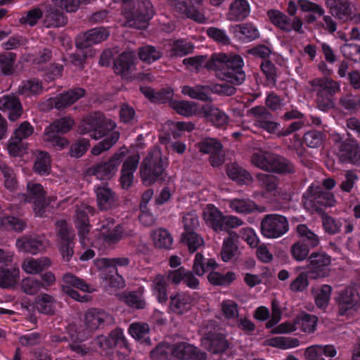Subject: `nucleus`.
Here are the masks:
<instances>
[{
    "instance_id": "obj_1",
    "label": "nucleus",
    "mask_w": 360,
    "mask_h": 360,
    "mask_svg": "<svg viewBox=\"0 0 360 360\" xmlns=\"http://www.w3.org/2000/svg\"><path fill=\"white\" fill-rule=\"evenodd\" d=\"M212 64L213 70L217 72V77L221 80L239 85L245 79L243 60L240 56L214 53Z\"/></svg>"
},
{
    "instance_id": "obj_2",
    "label": "nucleus",
    "mask_w": 360,
    "mask_h": 360,
    "mask_svg": "<svg viewBox=\"0 0 360 360\" xmlns=\"http://www.w3.org/2000/svg\"><path fill=\"white\" fill-rule=\"evenodd\" d=\"M315 94L316 108L326 112L335 107L333 97L340 91V83L330 77H319L309 82Z\"/></svg>"
},
{
    "instance_id": "obj_3",
    "label": "nucleus",
    "mask_w": 360,
    "mask_h": 360,
    "mask_svg": "<svg viewBox=\"0 0 360 360\" xmlns=\"http://www.w3.org/2000/svg\"><path fill=\"white\" fill-rule=\"evenodd\" d=\"M251 161L255 167L266 172L281 174H290L295 172V165L289 160L269 151L254 153Z\"/></svg>"
},
{
    "instance_id": "obj_4",
    "label": "nucleus",
    "mask_w": 360,
    "mask_h": 360,
    "mask_svg": "<svg viewBox=\"0 0 360 360\" xmlns=\"http://www.w3.org/2000/svg\"><path fill=\"white\" fill-rule=\"evenodd\" d=\"M167 165V159L162 157L161 150L158 147L153 148L140 166V174L143 183L146 186H150L162 179Z\"/></svg>"
},
{
    "instance_id": "obj_5",
    "label": "nucleus",
    "mask_w": 360,
    "mask_h": 360,
    "mask_svg": "<svg viewBox=\"0 0 360 360\" xmlns=\"http://www.w3.org/2000/svg\"><path fill=\"white\" fill-rule=\"evenodd\" d=\"M202 218L205 223L215 232L229 231L243 225V220L237 217L224 215L214 205L208 204L203 209Z\"/></svg>"
},
{
    "instance_id": "obj_6",
    "label": "nucleus",
    "mask_w": 360,
    "mask_h": 360,
    "mask_svg": "<svg viewBox=\"0 0 360 360\" xmlns=\"http://www.w3.org/2000/svg\"><path fill=\"white\" fill-rule=\"evenodd\" d=\"M98 230L101 238L108 245L117 244L121 240L135 234L131 225L124 223L115 224L114 219L110 217L100 221Z\"/></svg>"
},
{
    "instance_id": "obj_7",
    "label": "nucleus",
    "mask_w": 360,
    "mask_h": 360,
    "mask_svg": "<svg viewBox=\"0 0 360 360\" xmlns=\"http://www.w3.org/2000/svg\"><path fill=\"white\" fill-rule=\"evenodd\" d=\"M116 127L115 123L102 114L95 113L84 118L79 127L81 134L92 133L91 136L97 140L103 138Z\"/></svg>"
},
{
    "instance_id": "obj_8",
    "label": "nucleus",
    "mask_w": 360,
    "mask_h": 360,
    "mask_svg": "<svg viewBox=\"0 0 360 360\" xmlns=\"http://www.w3.org/2000/svg\"><path fill=\"white\" fill-rule=\"evenodd\" d=\"M74 124L75 121L70 117H64L55 120L46 127L44 141L58 150L64 148L68 146V141L65 138L58 136V134L67 133L72 129Z\"/></svg>"
},
{
    "instance_id": "obj_9",
    "label": "nucleus",
    "mask_w": 360,
    "mask_h": 360,
    "mask_svg": "<svg viewBox=\"0 0 360 360\" xmlns=\"http://www.w3.org/2000/svg\"><path fill=\"white\" fill-rule=\"evenodd\" d=\"M114 323L113 317L103 310L90 309L84 314L82 332H79L77 339L84 340L101 326L110 325Z\"/></svg>"
},
{
    "instance_id": "obj_10",
    "label": "nucleus",
    "mask_w": 360,
    "mask_h": 360,
    "mask_svg": "<svg viewBox=\"0 0 360 360\" xmlns=\"http://www.w3.org/2000/svg\"><path fill=\"white\" fill-rule=\"evenodd\" d=\"M127 152V148H120L108 161L101 162L90 167L87 170V173L89 175L95 176L101 180L112 179L116 174L118 167Z\"/></svg>"
},
{
    "instance_id": "obj_11",
    "label": "nucleus",
    "mask_w": 360,
    "mask_h": 360,
    "mask_svg": "<svg viewBox=\"0 0 360 360\" xmlns=\"http://www.w3.org/2000/svg\"><path fill=\"white\" fill-rule=\"evenodd\" d=\"M288 229L287 219L280 214H266L261 221V233L267 238H279L287 233Z\"/></svg>"
},
{
    "instance_id": "obj_12",
    "label": "nucleus",
    "mask_w": 360,
    "mask_h": 360,
    "mask_svg": "<svg viewBox=\"0 0 360 360\" xmlns=\"http://www.w3.org/2000/svg\"><path fill=\"white\" fill-rule=\"evenodd\" d=\"M58 247L63 260L69 262L74 255L75 233L64 220L56 222Z\"/></svg>"
},
{
    "instance_id": "obj_13",
    "label": "nucleus",
    "mask_w": 360,
    "mask_h": 360,
    "mask_svg": "<svg viewBox=\"0 0 360 360\" xmlns=\"http://www.w3.org/2000/svg\"><path fill=\"white\" fill-rule=\"evenodd\" d=\"M335 154L342 163L359 165L360 163V146L352 139L335 141Z\"/></svg>"
},
{
    "instance_id": "obj_14",
    "label": "nucleus",
    "mask_w": 360,
    "mask_h": 360,
    "mask_svg": "<svg viewBox=\"0 0 360 360\" xmlns=\"http://www.w3.org/2000/svg\"><path fill=\"white\" fill-rule=\"evenodd\" d=\"M307 261L308 274L311 278L317 279L328 276L331 257L325 252H313Z\"/></svg>"
},
{
    "instance_id": "obj_15",
    "label": "nucleus",
    "mask_w": 360,
    "mask_h": 360,
    "mask_svg": "<svg viewBox=\"0 0 360 360\" xmlns=\"http://www.w3.org/2000/svg\"><path fill=\"white\" fill-rule=\"evenodd\" d=\"M303 198L305 199L306 204H309L316 210L321 207H333L336 203L333 193L325 191L321 186L314 184L308 188Z\"/></svg>"
},
{
    "instance_id": "obj_16",
    "label": "nucleus",
    "mask_w": 360,
    "mask_h": 360,
    "mask_svg": "<svg viewBox=\"0 0 360 360\" xmlns=\"http://www.w3.org/2000/svg\"><path fill=\"white\" fill-rule=\"evenodd\" d=\"M85 93V90L80 87L70 89L55 97L47 99L43 103V105H44V109L55 108L58 110H63L82 98Z\"/></svg>"
},
{
    "instance_id": "obj_17",
    "label": "nucleus",
    "mask_w": 360,
    "mask_h": 360,
    "mask_svg": "<svg viewBox=\"0 0 360 360\" xmlns=\"http://www.w3.org/2000/svg\"><path fill=\"white\" fill-rule=\"evenodd\" d=\"M267 15L272 24L284 32H290L294 30L299 34L304 33L303 22L299 16L292 18L278 10H270Z\"/></svg>"
},
{
    "instance_id": "obj_18",
    "label": "nucleus",
    "mask_w": 360,
    "mask_h": 360,
    "mask_svg": "<svg viewBox=\"0 0 360 360\" xmlns=\"http://www.w3.org/2000/svg\"><path fill=\"white\" fill-rule=\"evenodd\" d=\"M19 197L25 202H32L36 214L43 215L46 205V191L41 184L29 181L27 184V194H20Z\"/></svg>"
},
{
    "instance_id": "obj_19",
    "label": "nucleus",
    "mask_w": 360,
    "mask_h": 360,
    "mask_svg": "<svg viewBox=\"0 0 360 360\" xmlns=\"http://www.w3.org/2000/svg\"><path fill=\"white\" fill-rule=\"evenodd\" d=\"M154 15V8L149 0H137L136 6L131 13L127 16L131 27L138 29L146 27L148 22Z\"/></svg>"
},
{
    "instance_id": "obj_20",
    "label": "nucleus",
    "mask_w": 360,
    "mask_h": 360,
    "mask_svg": "<svg viewBox=\"0 0 360 360\" xmlns=\"http://www.w3.org/2000/svg\"><path fill=\"white\" fill-rule=\"evenodd\" d=\"M254 117L255 125L269 134H276L280 127V124L274 120L272 114L264 106H255L249 110Z\"/></svg>"
},
{
    "instance_id": "obj_21",
    "label": "nucleus",
    "mask_w": 360,
    "mask_h": 360,
    "mask_svg": "<svg viewBox=\"0 0 360 360\" xmlns=\"http://www.w3.org/2000/svg\"><path fill=\"white\" fill-rule=\"evenodd\" d=\"M336 302L340 314H345L348 310L360 302V285L348 286L341 290L336 297Z\"/></svg>"
},
{
    "instance_id": "obj_22",
    "label": "nucleus",
    "mask_w": 360,
    "mask_h": 360,
    "mask_svg": "<svg viewBox=\"0 0 360 360\" xmlns=\"http://www.w3.org/2000/svg\"><path fill=\"white\" fill-rule=\"evenodd\" d=\"M15 245L20 252L37 255L45 251L49 246V242L41 236H24L17 239Z\"/></svg>"
},
{
    "instance_id": "obj_23",
    "label": "nucleus",
    "mask_w": 360,
    "mask_h": 360,
    "mask_svg": "<svg viewBox=\"0 0 360 360\" xmlns=\"http://www.w3.org/2000/svg\"><path fill=\"white\" fill-rule=\"evenodd\" d=\"M201 346L212 354H219L225 352L229 343L223 334L208 332L201 338Z\"/></svg>"
},
{
    "instance_id": "obj_24",
    "label": "nucleus",
    "mask_w": 360,
    "mask_h": 360,
    "mask_svg": "<svg viewBox=\"0 0 360 360\" xmlns=\"http://www.w3.org/2000/svg\"><path fill=\"white\" fill-rule=\"evenodd\" d=\"M109 32L103 27H96L79 34L76 39V46L83 49L105 40Z\"/></svg>"
},
{
    "instance_id": "obj_25",
    "label": "nucleus",
    "mask_w": 360,
    "mask_h": 360,
    "mask_svg": "<svg viewBox=\"0 0 360 360\" xmlns=\"http://www.w3.org/2000/svg\"><path fill=\"white\" fill-rule=\"evenodd\" d=\"M251 6L248 0H233L226 13V18L231 22H242L250 14Z\"/></svg>"
},
{
    "instance_id": "obj_26",
    "label": "nucleus",
    "mask_w": 360,
    "mask_h": 360,
    "mask_svg": "<svg viewBox=\"0 0 360 360\" xmlns=\"http://www.w3.org/2000/svg\"><path fill=\"white\" fill-rule=\"evenodd\" d=\"M325 4L335 18L346 21L352 18L353 11L349 0H325Z\"/></svg>"
},
{
    "instance_id": "obj_27",
    "label": "nucleus",
    "mask_w": 360,
    "mask_h": 360,
    "mask_svg": "<svg viewBox=\"0 0 360 360\" xmlns=\"http://www.w3.org/2000/svg\"><path fill=\"white\" fill-rule=\"evenodd\" d=\"M136 53L133 51L122 53L114 61V70L117 75L127 77L134 69Z\"/></svg>"
},
{
    "instance_id": "obj_28",
    "label": "nucleus",
    "mask_w": 360,
    "mask_h": 360,
    "mask_svg": "<svg viewBox=\"0 0 360 360\" xmlns=\"http://www.w3.org/2000/svg\"><path fill=\"white\" fill-rule=\"evenodd\" d=\"M0 110L7 112L11 121L18 119L22 113L21 103L14 95H6L0 98Z\"/></svg>"
},
{
    "instance_id": "obj_29",
    "label": "nucleus",
    "mask_w": 360,
    "mask_h": 360,
    "mask_svg": "<svg viewBox=\"0 0 360 360\" xmlns=\"http://www.w3.org/2000/svg\"><path fill=\"white\" fill-rule=\"evenodd\" d=\"M96 202L101 210H108L116 207L117 196L110 188L98 186L95 188Z\"/></svg>"
},
{
    "instance_id": "obj_30",
    "label": "nucleus",
    "mask_w": 360,
    "mask_h": 360,
    "mask_svg": "<svg viewBox=\"0 0 360 360\" xmlns=\"http://www.w3.org/2000/svg\"><path fill=\"white\" fill-rule=\"evenodd\" d=\"M201 112L207 121L218 128L225 127L228 124L229 116L213 105H203L201 108Z\"/></svg>"
},
{
    "instance_id": "obj_31",
    "label": "nucleus",
    "mask_w": 360,
    "mask_h": 360,
    "mask_svg": "<svg viewBox=\"0 0 360 360\" xmlns=\"http://www.w3.org/2000/svg\"><path fill=\"white\" fill-rule=\"evenodd\" d=\"M44 25L46 27H58L64 26L67 19L63 13L52 4H44Z\"/></svg>"
},
{
    "instance_id": "obj_32",
    "label": "nucleus",
    "mask_w": 360,
    "mask_h": 360,
    "mask_svg": "<svg viewBox=\"0 0 360 360\" xmlns=\"http://www.w3.org/2000/svg\"><path fill=\"white\" fill-rule=\"evenodd\" d=\"M51 265V259L47 257H41L37 259L32 257L26 258L22 263V270L29 274H38Z\"/></svg>"
},
{
    "instance_id": "obj_33",
    "label": "nucleus",
    "mask_w": 360,
    "mask_h": 360,
    "mask_svg": "<svg viewBox=\"0 0 360 360\" xmlns=\"http://www.w3.org/2000/svg\"><path fill=\"white\" fill-rule=\"evenodd\" d=\"M192 299L185 292H179L170 296V309L176 314H182L188 311L191 307Z\"/></svg>"
},
{
    "instance_id": "obj_34",
    "label": "nucleus",
    "mask_w": 360,
    "mask_h": 360,
    "mask_svg": "<svg viewBox=\"0 0 360 360\" xmlns=\"http://www.w3.org/2000/svg\"><path fill=\"white\" fill-rule=\"evenodd\" d=\"M20 279V269L17 264L0 269V287L8 288L13 286Z\"/></svg>"
},
{
    "instance_id": "obj_35",
    "label": "nucleus",
    "mask_w": 360,
    "mask_h": 360,
    "mask_svg": "<svg viewBox=\"0 0 360 360\" xmlns=\"http://www.w3.org/2000/svg\"><path fill=\"white\" fill-rule=\"evenodd\" d=\"M212 56L210 59H207L206 56H195L184 58L183 64L186 69L190 71L200 72L202 68H205L208 70H213Z\"/></svg>"
},
{
    "instance_id": "obj_36",
    "label": "nucleus",
    "mask_w": 360,
    "mask_h": 360,
    "mask_svg": "<svg viewBox=\"0 0 360 360\" xmlns=\"http://www.w3.org/2000/svg\"><path fill=\"white\" fill-rule=\"evenodd\" d=\"M296 232L297 236L300 238V241H303L311 248H315L320 244V237L315 232L311 231L306 224H299L297 226Z\"/></svg>"
},
{
    "instance_id": "obj_37",
    "label": "nucleus",
    "mask_w": 360,
    "mask_h": 360,
    "mask_svg": "<svg viewBox=\"0 0 360 360\" xmlns=\"http://www.w3.org/2000/svg\"><path fill=\"white\" fill-rule=\"evenodd\" d=\"M211 89L208 86L197 85L195 86H184L181 89V93L188 96L193 99L202 101H211L210 91Z\"/></svg>"
},
{
    "instance_id": "obj_38",
    "label": "nucleus",
    "mask_w": 360,
    "mask_h": 360,
    "mask_svg": "<svg viewBox=\"0 0 360 360\" xmlns=\"http://www.w3.org/2000/svg\"><path fill=\"white\" fill-rule=\"evenodd\" d=\"M226 173L230 179L240 184H248L252 181L251 174L236 163L227 165Z\"/></svg>"
},
{
    "instance_id": "obj_39",
    "label": "nucleus",
    "mask_w": 360,
    "mask_h": 360,
    "mask_svg": "<svg viewBox=\"0 0 360 360\" xmlns=\"http://www.w3.org/2000/svg\"><path fill=\"white\" fill-rule=\"evenodd\" d=\"M229 206L232 211L242 214H248L257 209L254 201L247 198H234L229 200Z\"/></svg>"
},
{
    "instance_id": "obj_40",
    "label": "nucleus",
    "mask_w": 360,
    "mask_h": 360,
    "mask_svg": "<svg viewBox=\"0 0 360 360\" xmlns=\"http://www.w3.org/2000/svg\"><path fill=\"white\" fill-rule=\"evenodd\" d=\"M170 107L178 114L186 117L195 115L198 112V104L193 101L174 100L170 101Z\"/></svg>"
},
{
    "instance_id": "obj_41",
    "label": "nucleus",
    "mask_w": 360,
    "mask_h": 360,
    "mask_svg": "<svg viewBox=\"0 0 360 360\" xmlns=\"http://www.w3.org/2000/svg\"><path fill=\"white\" fill-rule=\"evenodd\" d=\"M151 238L155 247L169 249L172 245V235L165 229H158L151 233Z\"/></svg>"
},
{
    "instance_id": "obj_42",
    "label": "nucleus",
    "mask_w": 360,
    "mask_h": 360,
    "mask_svg": "<svg viewBox=\"0 0 360 360\" xmlns=\"http://www.w3.org/2000/svg\"><path fill=\"white\" fill-rule=\"evenodd\" d=\"M55 304L54 297L46 293L40 294L35 299V306L42 314H53L55 311Z\"/></svg>"
},
{
    "instance_id": "obj_43",
    "label": "nucleus",
    "mask_w": 360,
    "mask_h": 360,
    "mask_svg": "<svg viewBox=\"0 0 360 360\" xmlns=\"http://www.w3.org/2000/svg\"><path fill=\"white\" fill-rule=\"evenodd\" d=\"M239 253L238 245L234 238L230 235L224 239L221 257L224 262H228L236 258Z\"/></svg>"
},
{
    "instance_id": "obj_44",
    "label": "nucleus",
    "mask_w": 360,
    "mask_h": 360,
    "mask_svg": "<svg viewBox=\"0 0 360 360\" xmlns=\"http://www.w3.org/2000/svg\"><path fill=\"white\" fill-rule=\"evenodd\" d=\"M167 283L165 276L158 274L153 280L152 289L159 302H165L167 300Z\"/></svg>"
},
{
    "instance_id": "obj_45",
    "label": "nucleus",
    "mask_w": 360,
    "mask_h": 360,
    "mask_svg": "<svg viewBox=\"0 0 360 360\" xmlns=\"http://www.w3.org/2000/svg\"><path fill=\"white\" fill-rule=\"evenodd\" d=\"M266 344L281 349H288L298 347L300 341L297 338H295L278 336L268 339Z\"/></svg>"
},
{
    "instance_id": "obj_46",
    "label": "nucleus",
    "mask_w": 360,
    "mask_h": 360,
    "mask_svg": "<svg viewBox=\"0 0 360 360\" xmlns=\"http://www.w3.org/2000/svg\"><path fill=\"white\" fill-rule=\"evenodd\" d=\"M43 86L41 82L37 79L25 81L18 87L20 94L25 96H31L39 94L42 92Z\"/></svg>"
},
{
    "instance_id": "obj_47",
    "label": "nucleus",
    "mask_w": 360,
    "mask_h": 360,
    "mask_svg": "<svg viewBox=\"0 0 360 360\" xmlns=\"http://www.w3.org/2000/svg\"><path fill=\"white\" fill-rule=\"evenodd\" d=\"M129 333L134 339L141 340L147 344L150 343V340L147 337L149 333V326L147 323H133L129 328Z\"/></svg>"
},
{
    "instance_id": "obj_48",
    "label": "nucleus",
    "mask_w": 360,
    "mask_h": 360,
    "mask_svg": "<svg viewBox=\"0 0 360 360\" xmlns=\"http://www.w3.org/2000/svg\"><path fill=\"white\" fill-rule=\"evenodd\" d=\"M62 286H67L68 288H76L84 292H91L89 285L83 279L75 276L71 273H66L63 276Z\"/></svg>"
},
{
    "instance_id": "obj_49",
    "label": "nucleus",
    "mask_w": 360,
    "mask_h": 360,
    "mask_svg": "<svg viewBox=\"0 0 360 360\" xmlns=\"http://www.w3.org/2000/svg\"><path fill=\"white\" fill-rule=\"evenodd\" d=\"M318 319L315 315L304 314L297 318L295 323L304 333H311L316 330Z\"/></svg>"
},
{
    "instance_id": "obj_50",
    "label": "nucleus",
    "mask_w": 360,
    "mask_h": 360,
    "mask_svg": "<svg viewBox=\"0 0 360 360\" xmlns=\"http://www.w3.org/2000/svg\"><path fill=\"white\" fill-rule=\"evenodd\" d=\"M120 133L116 131H112L109 136L98 143L91 148V153L94 155H98L101 153L109 150L119 139Z\"/></svg>"
},
{
    "instance_id": "obj_51",
    "label": "nucleus",
    "mask_w": 360,
    "mask_h": 360,
    "mask_svg": "<svg viewBox=\"0 0 360 360\" xmlns=\"http://www.w3.org/2000/svg\"><path fill=\"white\" fill-rule=\"evenodd\" d=\"M311 248L303 241L297 240L290 247V252L291 257L297 262H303L308 259Z\"/></svg>"
},
{
    "instance_id": "obj_52",
    "label": "nucleus",
    "mask_w": 360,
    "mask_h": 360,
    "mask_svg": "<svg viewBox=\"0 0 360 360\" xmlns=\"http://www.w3.org/2000/svg\"><path fill=\"white\" fill-rule=\"evenodd\" d=\"M138 55L141 60L152 63L162 57V52L155 46H145L139 49Z\"/></svg>"
},
{
    "instance_id": "obj_53",
    "label": "nucleus",
    "mask_w": 360,
    "mask_h": 360,
    "mask_svg": "<svg viewBox=\"0 0 360 360\" xmlns=\"http://www.w3.org/2000/svg\"><path fill=\"white\" fill-rule=\"evenodd\" d=\"M338 104L346 110L355 111L360 108V97L347 92L341 95Z\"/></svg>"
},
{
    "instance_id": "obj_54",
    "label": "nucleus",
    "mask_w": 360,
    "mask_h": 360,
    "mask_svg": "<svg viewBox=\"0 0 360 360\" xmlns=\"http://www.w3.org/2000/svg\"><path fill=\"white\" fill-rule=\"evenodd\" d=\"M194 46L192 43L183 39L176 40L172 44L171 56L183 57L193 51Z\"/></svg>"
},
{
    "instance_id": "obj_55",
    "label": "nucleus",
    "mask_w": 360,
    "mask_h": 360,
    "mask_svg": "<svg viewBox=\"0 0 360 360\" xmlns=\"http://www.w3.org/2000/svg\"><path fill=\"white\" fill-rule=\"evenodd\" d=\"M236 32H238L245 39L251 41L259 37V32L256 26L252 22H245L236 25L234 27Z\"/></svg>"
},
{
    "instance_id": "obj_56",
    "label": "nucleus",
    "mask_w": 360,
    "mask_h": 360,
    "mask_svg": "<svg viewBox=\"0 0 360 360\" xmlns=\"http://www.w3.org/2000/svg\"><path fill=\"white\" fill-rule=\"evenodd\" d=\"M259 186L267 192L276 191L278 188V178L272 174L259 173L256 176Z\"/></svg>"
},
{
    "instance_id": "obj_57",
    "label": "nucleus",
    "mask_w": 360,
    "mask_h": 360,
    "mask_svg": "<svg viewBox=\"0 0 360 360\" xmlns=\"http://www.w3.org/2000/svg\"><path fill=\"white\" fill-rule=\"evenodd\" d=\"M25 226L24 221L15 217L6 216L0 218V228L21 232Z\"/></svg>"
},
{
    "instance_id": "obj_58",
    "label": "nucleus",
    "mask_w": 360,
    "mask_h": 360,
    "mask_svg": "<svg viewBox=\"0 0 360 360\" xmlns=\"http://www.w3.org/2000/svg\"><path fill=\"white\" fill-rule=\"evenodd\" d=\"M0 170L4 174L5 187L11 191H15L18 182L13 169L4 162H0Z\"/></svg>"
},
{
    "instance_id": "obj_59",
    "label": "nucleus",
    "mask_w": 360,
    "mask_h": 360,
    "mask_svg": "<svg viewBox=\"0 0 360 360\" xmlns=\"http://www.w3.org/2000/svg\"><path fill=\"white\" fill-rule=\"evenodd\" d=\"M34 168L35 172L41 175L48 174L51 169V160L46 152L39 151L37 154V159Z\"/></svg>"
},
{
    "instance_id": "obj_60",
    "label": "nucleus",
    "mask_w": 360,
    "mask_h": 360,
    "mask_svg": "<svg viewBox=\"0 0 360 360\" xmlns=\"http://www.w3.org/2000/svg\"><path fill=\"white\" fill-rule=\"evenodd\" d=\"M325 135L317 130H309L303 136L304 143L309 148H316L320 147L323 142Z\"/></svg>"
},
{
    "instance_id": "obj_61",
    "label": "nucleus",
    "mask_w": 360,
    "mask_h": 360,
    "mask_svg": "<svg viewBox=\"0 0 360 360\" xmlns=\"http://www.w3.org/2000/svg\"><path fill=\"white\" fill-rule=\"evenodd\" d=\"M208 281L213 285H228L236 279V274L233 272H227L221 274L219 272L212 271L207 276Z\"/></svg>"
},
{
    "instance_id": "obj_62",
    "label": "nucleus",
    "mask_w": 360,
    "mask_h": 360,
    "mask_svg": "<svg viewBox=\"0 0 360 360\" xmlns=\"http://www.w3.org/2000/svg\"><path fill=\"white\" fill-rule=\"evenodd\" d=\"M43 17V11L39 7H34L27 11L19 20L22 25L34 26Z\"/></svg>"
},
{
    "instance_id": "obj_63",
    "label": "nucleus",
    "mask_w": 360,
    "mask_h": 360,
    "mask_svg": "<svg viewBox=\"0 0 360 360\" xmlns=\"http://www.w3.org/2000/svg\"><path fill=\"white\" fill-rule=\"evenodd\" d=\"M130 260L128 257L102 258L97 259L96 264L98 268L107 269L109 267L127 266Z\"/></svg>"
},
{
    "instance_id": "obj_64",
    "label": "nucleus",
    "mask_w": 360,
    "mask_h": 360,
    "mask_svg": "<svg viewBox=\"0 0 360 360\" xmlns=\"http://www.w3.org/2000/svg\"><path fill=\"white\" fill-rule=\"evenodd\" d=\"M21 290L27 295H34L44 288V284L35 278L27 277L21 281Z\"/></svg>"
}]
</instances>
